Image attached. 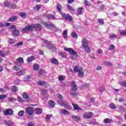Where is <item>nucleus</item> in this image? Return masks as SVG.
<instances>
[{"mask_svg":"<svg viewBox=\"0 0 126 126\" xmlns=\"http://www.w3.org/2000/svg\"><path fill=\"white\" fill-rule=\"evenodd\" d=\"M3 112L5 116H12L13 115V110L12 109H5Z\"/></svg>","mask_w":126,"mask_h":126,"instance_id":"f8f14e48","label":"nucleus"},{"mask_svg":"<svg viewBox=\"0 0 126 126\" xmlns=\"http://www.w3.org/2000/svg\"><path fill=\"white\" fill-rule=\"evenodd\" d=\"M64 51H66V52H68V53H69V54L72 56H74L75 58L77 57L78 56L77 53H76V52H75L74 50L72 49V48H66V47H65L64 48Z\"/></svg>","mask_w":126,"mask_h":126,"instance_id":"6e6552de","label":"nucleus"},{"mask_svg":"<svg viewBox=\"0 0 126 126\" xmlns=\"http://www.w3.org/2000/svg\"><path fill=\"white\" fill-rule=\"evenodd\" d=\"M104 123L105 124H111V123H113V120L110 119L106 118L104 120Z\"/></svg>","mask_w":126,"mask_h":126,"instance_id":"7c9ffc66","label":"nucleus"},{"mask_svg":"<svg viewBox=\"0 0 126 126\" xmlns=\"http://www.w3.org/2000/svg\"><path fill=\"white\" fill-rule=\"evenodd\" d=\"M47 18H48V19H52L53 20H57V18H56V17H55V16L52 14L47 15Z\"/></svg>","mask_w":126,"mask_h":126,"instance_id":"b1692460","label":"nucleus"},{"mask_svg":"<svg viewBox=\"0 0 126 126\" xmlns=\"http://www.w3.org/2000/svg\"><path fill=\"white\" fill-rule=\"evenodd\" d=\"M17 98H18V101L20 102V103H23V99H22V97L18 96Z\"/></svg>","mask_w":126,"mask_h":126,"instance_id":"3c124183","label":"nucleus"},{"mask_svg":"<svg viewBox=\"0 0 126 126\" xmlns=\"http://www.w3.org/2000/svg\"><path fill=\"white\" fill-rule=\"evenodd\" d=\"M20 16H21L22 18H26V13L21 12L20 13Z\"/></svg>","mask_w":126,"mask_h":126,"instance_id":"58836bf2","label":"nucleus"},{"mask_svg":"<svg viewBox=\"0 0 126 126\" xmlns=\"http://www.w3.org/2000/svg\"><path fill=\"white\" fill-rule=\"evenodd\" d=\"M16 41V40L13 39L12 38H9L8 40V43L10 45H13V44H14V43H15Z\"/></svg>","mask_w":126,"mask_h":126,"instance_id":"bb28decb","label":"nucleus"},{"mask_svg":"<svg viewBox=\"0 0 126 126\" xmlns=\"http://www.w3.org/2000/svg\"><path fill=\"white\" fill-rule=\"evenodd\" d=\"M120 34L122 36H126V30H122L120 32Z\"/></svg>","mask_w":126,"mask_h":126,"instance_id":"79ce46f5","label":"nucleus"},{"mask_svg":"<svg viewBox=\"0 0 126 126\" xmlns=\"http://www.w3.org/2000/svg\"><path fill=\"white\" fill-rule=\"evenodd\" d=\"M58 97V103L61 106H63L64 108H65L67 110H71V107L66 101L63 100V96L61 94L57 95Z\"/></svg>","mask_w":126,"mask_h":126,"instance_id":"7ed1b4c3","label":"nucleus"},{"mask_svg":"<svg viewBox=\"0 0 126 126\" xmlns=\"http://www.w3.org/2000/svg\"><path fill=\"white\" fill-rule=\"evenodd\" d=\"M89 43V41H88L87 39L85 38H84L82 39V45L83 48L85 49V51L88 53L91 52V49H90L89 48V46H88Z\"/></svg>","mask_w":126,"mask_h":126,"instance_id":"20e7f679","label":"nucleus"},{"mask_svg":"<svg viewBox=\"0 0 126 126\" xmlns=\"http://www.w3.org/2000/svg\"><path fill=\"white\" fill-rule=\"evenodd\" d=\"M119 102H124V101H125V99H124V98H119L118 100Z\"/></svg>","mask_w":126,"mask_h":126,"instance_id":"69168bd1","label":"nucleus"},{"mask_svg":"<svg viewBox=\"0 0 126 126\" xmlns=\"http://www.w3.org/2000/svg\"><path fill=\"white\" fill-rule=\"evenodd\" d=\"M72 118L75 122H79L80 121V117L77 116H72Z\"/></svg>","mask_w":126,"mask_h":126,"instance_id":"a878e982","label":"nucleus"},{"mask_svg":"<svg viewBox=\"0 0 126 126\" xmlns=\"http://www.w3.org/2000/svg\"><path fill=\"white\" fill-rule=\"evenodd\" d=\"M102 69V67L101 66H97L96 67V70H101Z\"/></svg>","mask_w":126,"mask_h":126,"instance_id":"0e129e2a","label":"nucleus"},{"mask_svg":"<svg viewBox=\"0 0 126 126\" xmlns=\"http://www.w3.org/2000/svg\"><path fill=\"white\" fill-rule=\"evenodd\" d=\"M10 30H11L12 31V34L13 36H17L19 35V30H16V26L15 25H12L10 26V27L9 28Z\"/></svg>","mask_w":126,"mask_h":126,"instance_id":"423d86ee","label":"nucleus"},{"mask_svg":"<svg viewBox=\"0 0 126 126\" xmlns=\"http://www.w3.org/2000/svg\"><path fill=\"white\" fill-rule=\"evenodd\" d=\"M18 91V88L16 86H13L12 87V92L15 93V92H17Z\"/></svg>","mask_w":126,"mask_h":126,"instance_id":"473e14b6","label":"nucleus"},{"mask_svg":"<svg viewBox=\"0 0 126 126\" xmlns=\"http://www.w3.org/2000/svg\"><path fill=\"white\" fill-rule=\"evenodd\" d=\"M93 116V113L88 112H86L84 114L83 117L85 118V119H91L92 118V116Z\"/></svg>","mask_w":126,"mask_h":126,"instance_id":"ddd939ff","label":"nucleus"},{"mask_svg":"<svg viewBox=\"0 0 126 126\" xmlns=\"http://www.w3.org/2000/svg\"><path fill=\"white\" fill-rule=\"evenodd\" d=\"M58 79L60 81H63V80L64 79V76H63V75H60L59 76Z\"/></svg>","mask_w":126,"mask_h":126,"instance_id":"de8ad7c7","label":"nucleus"},{"mask_svg":"<svg viewBox=\"0 0 126 126\" xmlns=\"http://www.w3.org/2000/svg\"><path fill=\"white\" fill-rule=\"evenodd\" d=\"M41 8V5H37L34 7V9L35 10H39Z\"/></svg>","mask_w":126,"mask_h":126,"instance_id":"49530a36","label":"nucleus"},{"mask_svg":"<svg viewBox=\"0 0 126 126\" xmlns=\"http://www.w3.org/2000/svg\"><path fill=\"white\" fill-rule=\"evenodd\" d=\"M120 85L123 87H126V81H123L119 83Z\"/></svg>","mask_w":126,"mask_h":126,"instance_id":"a19ab883","label":"nucleus"},{"mask_svg":"<svg viewBox=\"0 0 126 126\" xmlns=\"http://www.w3.org/2000/svg\"><path fill=\"white\" fill-rule=\"evenodd\" d=\"M60 114H62V115H68L69 113L68 112V111L65 109H61Z\"/></svg>","mask_w":126,"mask_h":126,"instance_id":"4be33fe9","label":"nucleus"},{"mask_svg":"<svg viewBox=\"0 0 126 126\" xmlns=\"http://www.w3.org/2000/svg\"><path fill=\"white\" fill-rule=\"evenodd\" d=\"M99 90H100V92H103V91H104V90H105V88L103 87H101L99 88Z\"/></svg>","mask_w":126,"mask_h":126,"instance_id":"680f3d73","label":"nucleus"},{"mask_svg":"<svg viewBox=\"0 0 126 126\" xmlns=\"http://www.w3.org/2000/svg\"><path fill=\"white\" fill-rule=\"evenodd\" d=\"M42 24H43L45 27L47 28H48L49 29H56V28L55 27V26H54V24H53L52 23H50L49 24H48L47 23H46L45 22H42L41 23Z\"/></svg>","mask_w":126,"mask_h":126,"instance_id":"1a4fd4ad","label":"nucleus"},{"mask_svg":"<svg viewBox=\"0 0 126 126\" xmlns=\"http://www.w3.org/2000/svg\"><path fill=\"white\" fill-rule=\"evenodd\" d=\"M50 63H52L53 64H58L59 61L55 58H53L50 60Z\"/></svg>","mask_w":126,"mask_h":126,"instance_id":"412c9836","label":"nucleus"},{"mask_svg":"<svg viewBox=\"0 0 126 126\" xmlns=\"http://www.w3.org/2000/svg\"><path fill=\"white\" fill-rule=\"evenodd\" d=\"M0 56H1V57H2L3 58H4L6 55H5V54H4L3 52L1 51V50H0Z\"/></svg>","mask_w":126,"mask_h":126,"instance_id":"5fc2aeb1","label":"nucleus"},{"mask_svg":"<svg viewBox=\"0 0 126 126\" xmlns=\"http://www.w3.org/2000/svg\"><path fill=\"white\" fill-rule=\"evenodd\" d=\"M41 94L44 96L45 99H48L49 98V94H48V91L45 89H42L41 91Z\"/></svg>","mask_w":126,"mask_h":126,"instance_id":"dca6fc26","label":"nucleus"},{"mask_svg":"<svg viewBox=\"0 0 126 126\" xmlns=\"http://www.w3.org/2000/svg\"><path fill=\"white\" fill-rule=\"evenodd\" d=\"M42 46L43 47H47L49 49H53L54 45L51 43L48 42V40H44Z\"/></svg>","mask_w":126,"mask_h":126,"instance_id":"9b49d317","label":"nucleus"},{"mask_svg":"<svg viewBox=\"0 0 126 126\" xmlns=\"http://www.w3.org/2000/svg\"><path fill=\"white\" fill-rule=\"evenodd\" d=\"M23 97L24 99H28L29 98V95L27 93H24L23 94Z\"/></svg>","mask_w":126,"mask_h":126,"instance_id":"e433bc0d","label":"nucleus"},{"mask_svg":"<svg viewBox=\"0 0 126 126\" xmlns=\"http://www.w3.org/2000/svg\"><path fill=\"white\" fill-rule=\"evenodd\" d=\"M31 78V76H27L24 78L25 81H27V80L30 79Z\"/></svg>","mask_w":126,"mask_h":126,"instance_id":"6e6d98bb","label":"nucleus"},{"mask_svg":"<svg viewBox=\"0 0 126 126\" xmlns=\"http://www.w3.org/2000/svg\"><path fill=\"white\" fill-rule=\"evenodd\" d=\"M84 13V8L79 7L76 10L77 15H81Z\"/></svg>","mask_w":126,"mask_h":126,"instance_id":"4468645a","label":"nucleus"},{"mask_svg":"<svg viewBox=\"0 0 126 126\" xmlns=\"http://www.w3.org/2000/svg\"><path fill=\"white\" fill-rule=\"evenodd\" d=\"M117 35H116L114 33H111L109 35V37L110 39H116L117 37Z\"/></svg>","mask_w":126,"mask_h":126,"instance_id":"f704fd0d","label":"nucleus"},{"mask_svg":"<svg viewBox=\"0 0 126 126\" xmlns=\"http://www.w3.org/2000/svg\"><path fill=\"white\" fill-rule=\"evenodd\" d=\"M63 8V6L60 4H57V9L59 11V13L61 14L62 17L64 19L66 20H68L69 21H71L72 20V18L71 16L68 14H65L64 13H62V9Z\"/></svg>","mask_w":126,"mask_h":126,"instance_id":"f03ea898","label":"nucleus"},{"mask_svg":"<svg viewBox=\"0 0 126 126\" xmlns=\"http://www.w3.org/2000/svg\"><path fill=\"white\" fill-rule=\"evenodd\" d=\"M23 115H24V111L23 110L20 111L18 113V117H23Z\"/></svg>","mask_w":126,"mask_h":126,"instance_id":"4c0bfd02","label":"nucleus"},{"mask_svg":"<svg viewBox=\"0 0 126 126\" xmlns=\"http://www.w3.org/2000/svg\"><path fill=\"white\" fill-rule=\"evenodd\" d=\"M16 20H17V17L16 16H14L8 20V21H9V22H13L14 21H16Z\"/></svg>","mask_w":126,"mask_h":126,"instance_id":"5701e85b","label":"nucleus"},{"mask_svg":"<svg viewBox=\"0 0 126 126\" xmlns=\"http://www.w3.org/2000/svg\"><path fill=\"white\" fill-rule=\"evenodd\" d=\"M5 98H6V94L0 95V100H3V99H5Z\"/></svg>","mask_w":126,"mask_h":126,"instance_id":"09e8293b","label":"nucleus"},{"mask_svg":"<svg viewBox=\"0 0 126 126\" xmlns=\"http://www.w3.org/2000/svg\"><path fill=\"white\" fill-rule=\"evenodd\" d=\"M4 4L5 6H7V7H9L10 6V3L8 1H6L4 2Z\"/></svg>","mask_w":126,"mask_h":126,"instance_id":"c03bdc74","label":"nucleus"},{"mask_svg":"<svg viewBox=\"0 0 126 126\" xmlns=\"http://www.w3.org/2000/svg\"><path fill=\"white\" fill-rule=\"evenodd\" d=\"M109 107L110 109H112L113 110H116V109H117V106H116L114 103H111L109 105Z\"/></svg>","mask_w":126,"mask_h":126,"instance_id":"2f4dec72","label":"nucleus"},{"mask_svg":"<svg viewBox=\"0 0 126 126\" xmlns=\"http://www.w3.org/2000/svg\"><path fill=\"white\" fill-rule=\"evenodd\" d=\"M67 9H68V10H70L71 13L73 14L74 12H75V10L69 4L67 5Z\"/></svg>","mask_w":126,"mask_h":126,"instance_id":"a211bd4d","label":"nucleus"},{"mask_svg":"<svg viewBox=\"0 0 126 126\" xmlns=\"http://www.w3.org/2000/svg\"><path fill=\"white\" fill-rule=\"evenodd\" d=\"M16 61L17 62L15 63V64L16 65H20V63H24V60L23 59V58L22 57H19L18 59H16Z\"/></svg>","mask_w":126,"mask_h":126,"instance_id":"2eb2a0df","label":"nucleus"},{"mask_svg":"<svg viewBox=\"0 0 126 126\" xmlns=\"http://www.w3.org/2000/svg\"><path fill=\"white\" fill-rule=\"evenodd\" d=\"M119 110L120 111H123V112H124V111H125V108H123L122 106H121L119 107Z\"/></svg>","mask_w":126,"mask_h":126,"instance_id":"774afa93","label":"nucleus"},{"mask_svg":"<svg viewBox=\"0 0 126 126\" xmlns=\"http://www.w3.org/2000/svg\"><path fill=\"white\" fill-rule=\"evenodd\" d=\"M104 64H105V65H107V66H110V65H111V63H110L108 62H104Z\"/></svg>","mask_w":126,"mask_h":126,"instance_id":"4d7b16f0","label":"nucleus"},{"mask_svg":"<svg viewBox=\"0 0 126 126\" xmlns=\"http://www.w3.org/2000/svg\"><path fill=\"white\" fill-rule=\"evenodd\" d=\"M4 26H5L4 23L0 22V27L1 28H2Z\"/></svg>","mask_w":126,"mask_h":126,"instance_id":"e2e57ef3","label":"nucleus"},{"mask_svg":"<svg viewBox=\"0 0 126 126\" xmlns=\"http://www.w3.org/2000/svg\"><path fill=\"white\" fill-rule=\"evenodd\" d=\"M84 4L88 6L90 5V3L88 2V1H87V0H85Z\"/></svg>","mask_w":126,"mask_h":126,"instance_id":"13d9d810","label":"nucleus"},{"mask_svg":"<svg viewBox=\"0 0 126 126\" xmlns=\"http://www.w3.org/2000/svg\"><path fill=\"white\" fill-rule=\"evenodd\" d=\"M52 117H53V115L52 114H47V117H46V120H50V119H51V118H52Z\"/></svg>","mask_w":126,"mask_h":126,"instance_id":"864d4df0","label":"nucleus"},{"mask_svg":"<svg viewBox=\"0 0 126 126\" xmlns=\"http://www.w3.org/2000/svg\"><path fill=\"white\" fill-rule=\"evenodd\" d=\"M48 104L50 108H54L56 106V103L53 100L49 101Z\"/></svg>","mask_w":126,"mask_h":126,"instance_id":"393cba45","label":"nucleus"},{"mask_svg":"<svg viewBox=\"0 0 126 126\" xmlns=\"http://www.w3.org/2000/svg\"><path fill=\"white\" fill-rule=\"evenodd\" d=\"M35 113L37 115H41L43 113V109L39 108H35Z\"/></svg>","mask_w":126,"mask_h":126,"instance_id":"6ab92c4d","label":"nucleus"},{"mask_svg":"<svg viewBox=\"0 0 126 126\" xmlns=\"http://www.w3.org/2000/svg\"><path fill=\"white\" fill-rule=\"evenodd\" d=\"M4 24L6 27L10 26V25H11V24L10 23H4Z\"/></svg>","mask_w":126,"mask_h":126,"instance_id":"338daca9","label":"nucleus"},{"mask_svg":"<svg viewBox=\"0 0 126 126\" xmlns=\"http://www.w3.org/2000/svg\"><path fill=\"white\" fill-rule=\"evenodd\" d=\"M16 99L13 98V97H9V102H15Z\"/></svg>","mask_w":126,"mask_h":126,"instance_id":"37998d69","label":"nucleus"},{"mask_svg":"<svg viewBox=\"0 0 126 126\" xmlns=\"http://www.w3.org/2000/svg\"><path fill=\"white\" fill-rule=\"evenodd\" d=\"M25 70H26L24 69L20 70L19 71L17 72V75L20 76L21 75H23V74H25Z\"/></svg>","mask_w":126,"mask_h":126,"instance_id":"aec40b11","label":"nucleus"},{"mask_svg":"<svg viewBox=\"0 0 126 126\" xmlns=\"http://www.w3.org/2000/svg\"><path fill=\"white\" fill-rule=\"evenodd\" d=\"M26 113L29 115V116H32L34 114V108L29 107L26 108Z\"/></svg>","mask_w":126,"mask_h":126,"instance_id":"9d476101","label":"nucleus"},{"mask_svg":"<svg viewBox=\"0 0 126 126\" xmlns=\"http://www.w3.org/2000/svg\"><path fill=\"white\" fill-rule=\"evenodd\" d=\"M72 105H73L74 111H78L79 110H80V107H79V106H78L77 104H74V103H72Z\"/></svg>","mask_w":126,"mask_h":126,"instance_id":"c85d7f7f","label":"nucleus"},{"mask_svg":"<svg viewBox=\"0 0 126 126\" xmlns=\"http://www.w3.org/2000/svg\"><path fill=\"white\" fill-rule=\"evenodd\" d=\"M22 45H23V42L21 41L17 43L15 46V47H19V46H22Z\"/></svg>","mask_w":126,"mask_h":126,"instance_id":"603ef678","label":"nucleus"},{"mask_svg":"<svg viewBox=\"0 0 126 126\" xmlns=\"http://www.w3.org/2000/svg\"><path fill=\"white\" fill-rule=\"evenodd\" d=\"M98 23L100 25H103L104 24V20L103 19H98Z\"/></svg>","mask_w":126,"mask_h":126,"instance_id":"8fccbe9b","label":"nucleus"},{"mask_svg":"<svg viewBox=\"0 0 126 126\" xmlns=\"http://www.w3.org/2000/svg\"><path fill=\"white\" fill-rule=\"evenodd\" d=\"M71 35L72 36V37L73 38H77V37H78V36L77 35V33H76V32H72L71 34Z\"/></svg>","mask_w":126,"mask_h":126,"instance_id":"ea45409f","label":"nucleus"},{"mask_svg":"<svg viewBox=\"0 0 126 126\" xmlns=\"http://www.w3.org/2000/svg\"><path fill=\"white\" fill-rule=\"evenodd\" d=\"M37 84L38 85H39L40 86H42L43 85L46 86V85H47V84L44 81H39L38 82H37Z\"/></svg>","mask_w":126,"mask_h":126,"instance_id":"cd10ccee","label":"nucleus"},{"mask_svg":"<svg viewBox=\"0 0 126 126\" xmlns=\"http://www.w3.org/2000/svg\"><path fill=\"white\" fill-rule=\"evenodd\" d=\"M64 39L67 38V30L64 31L63 33Z\"/></svg>","mask_w":126,"mask_h":126,"instance_id":"72a5a7b5","label":"nucleus"},{"mask_svg":"<svg viewBox=\"0 0 126 126\" xmlns=\"http://www.w3.org/2000/svg\"><path fill=\"white\" fill-rule=\"evenodd\" d=\"M34 60H35V57L32 56V57H29L27 59V62L28 63H31V62H33V61H34Z\"/></svg>","mask_w":126,"mask_h":126,"instance_id":"c756f323","label":"nucleus"},{"mask_svg":"<svg viewBox=\"0 0 126 126\" xmlns=\"http://www.w3.org/2000/svg\"><path fill=\"white\" fill-rule=\"evenodd\" d=\"M44 73V71H43L42 69H40L38 71V74L42 75Z\"/></svg>","mask_w":126,"mask_h":126,"instance_id":"052dcab7","label":"nucleus"},{"mask_svg":"<svg viewBox=\"0 0 126 126\" xmlns=\"http://www.w3.org/2000/svg\"><path fill=\"white\" fill-rule=\"evenodd\" d=\"M14 69L16 71H18V70H20V68H19V67H17V66H15L14 67Z\"/></svg>","mask_w":126,"mask_h":126,"instance_id":"bf43d9fd","label":"nucleus"},{"mask_svg":"<svg viewBox=\"0 0 126 126\" xmlns=\"http://www.w3.org/2000/svg\"><path fill=\"white\" fill-rule=\"evenodd\" d=\"M42 28V26L40 24H36L35 25H28L26 27L25 29L22 30V33H27L29 31H32L33 29H35L37 31H40Z\"/></svg>","mask_w":126,"mask_h":126,"instance_id":"f257e3e1","label":"nucleus"},{"mask_svg":"<svg viewBox=\"0 0 126 126\" xmlns=\"http://www.w3.org/2000/svg\"><path fill=\"white\" fill-rule=\"evenodd\" d=\"M4 124L6 126H15L14 123L10 121H5Z\"/></svg>","mask_w":126,"mask_h":126,"instance_id":"f3484780","label":"nucleus"},{"mask_svg":"<svg viewBox=\"0 0 126 126\" xmlns=\"http://www.w3.org/2000/svg\"><path fill=\"white\" fill-rule=\"evenodd\" d=\"M115 45H114V44H110L109 45L108 50H114V49H115Z\"/></svg>","mask_w":126,"mask_h":126,"instance_id":"a18cd8bd","label":"nucleus"},{"mask_svg":"<svg viewBox=\"0 0 126 126\" xmlns=\"http://www.w3.org/2000/svg\"><path fill=\"white\" fill-rule=\"evenodd\" d=\"M71 91L70 94H71V95H72L73 96H75V95H76L75 91L77 90V87L76 86V84L74 81H72L71 83Z\"/></svg>","mask_w":126,"mask_h":126,"instance_id":"0eeeda50","label":"nucleus"},{"mask_svg":"<svg viewBox=\"0 0 126 126\" xmlns=\"http://www.w3.org/2000/svg\"><path fill=\"white\" fill-rule=\"evenodd\" d=\"M39 67V65L37 64H34L33 65V68L34 70H38Z\"/></svg>","mask_w":126,"mask_h":126,"instance_id":"c9c22d12","label":"nucleus"},{"mask_svg":"<svg viewBox=\"0 0 126 126\" xmlns=\"http://www.w3.org/2000/svg\"><path fill=\"white\" fill-rule=\"evenodd\" d=\"M74 71L75 72L78 73L79 77H83L84 76V73L83 72V67L75 66L74 68Z\"/></svg>","mask_w":126,"mask_h":126,"instance_id":"39448f33","label":"nucleus"}]
</instances>
